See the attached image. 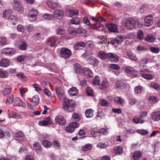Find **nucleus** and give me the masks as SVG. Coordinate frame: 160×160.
<instances>
[{
    "mask_svg": "<svg viewBox=\"0 0 160 160\" xmlns=\"http://www.w3.org/2000/svg\"><path fill=\"white\" fill-rule=\"evenodd\" d=\"M125 26L128 29L132 30L133 29L139 28L142 26V24L138 20L132 18L127 19L125 22Z\"/></svg>",
    "mask_w": 160,
    "mask_h": 160,
    "instance_id": "obj_1",
    "label": "nucleus"
},
{
    "mask_svg": "<svg viewBox=\"0 0 160 160\" xmlns=\"http://www.w3.org/2000/svg\"><path fill=\"white\" fill-rule=\"evenodd\" d=\"M75 107V103L67 98H65L63 101L62 108L63 110H67L69 112H72Z\"/></svg>",
    "mask_w": 160,
    "mask_h": 160,
    "instance_id": "obj_2",
    "label": "nucleus"
},
{
    "mask_svg": "<svg viewBox=\"0 0 160 160\" xmlns=\"http://www.w3.org/2000/svg\"><path fill=\"white\" fill-rule=\"evenodd\" d=\"M90 131L93 137H96L100 133L105 135H106L108 133L107 129L105 128H102L98 131L96 128H93L91 129Z\"/></svg>",
    "mask_w": 160,
    "mask_h": 160,
    "instance_id": "obj_3",
    "label": "nucleus"
},
{
    "mask_svg": "<svg viewBox=\"0 0 160 160\" xmlns=\"http://www.w3.org/2000/svg\"><path fill=\"white\" fill-rule=\"evenodd\" d=\"M60 54L62 57L65 58H68L71 56L72 52L69 49L63 48L61 50Z\"/></svg>",
    "mask_w": 160,
    "mask_h": 160,
    "instance_id": "obj_4",
    "label": "nucleus"
},
{
    "mask_svg": "<svg viewBox=\"0 0 160 160\" xmlns=\"http://www.w3.org/2000/svg\"><path fill=\"white\" fill-rule=\"evenodd\" d=\"M39 101V98L38 95L34 96L32 99L31 104H30L28 102H27V106L30 109L33 108V107L37 105Z\"/></svg>",
    "mask_w": 160,
    "mask_h": 160,
    "instance_id": "obj_5",
    "label": "nucleus"
},
{
    "mask_svg": "<svg viewBox=\"0 0 160 160\" xmlns=\"http://www.w3.org/2000/svg\"><path fill=\"white\" fill-rule=\"evenodd\" d=\"M106 26L108 31L112 32H118V28L117 25L112 23H108Z\"/></svg>",
    "mask_w": 160,
    "mask_h": 160,
    "instance_id": "obj_6",
    "label": "nucleus"
},
{
    "mask_svg": "<svg viewBox=\"0 0 160 160\" xmlns=\"http://www.w3.org/2000/svg\"><path fill=\"white\" fill-rule=\"evenodd\" d=\"M153 17L152 14L147 16L144 18L145 25L148 27L151 26L153 23Z\"/></svg>",
    "mask_w": 160,
    "mask_h": 160,
    "instance_id": "obj_7",
    "label": "nucleus"
},
{
    "mask_svg": "<svg viewBox=\"0 0 160 160\" xmlns=\"http://www.w3.org/2000/svg\"><path fill=\"white\" fill-rule=\"evenodd\" d=\"M124 71L127 73L131 75H136L137 73V70L131 67L125 66L123 68Z\"/></svg>",
    "mask_w": 160,
    "mask_h": 160,
    "instance_id": "obj_8",
    "label": "nucleus"
},
{
    "mask_svg": "<svg viewBox=\"0 0 160 160\" xmlns=\"http://www.w3.org/2000/svg\"><path fill=\"white\" fill-rule=\"evenodd\" d=\"M55 121L56 124L62 126L64 125L66 122L65 118L61 115H58L56 117Z\"/></svg>",
    "mask_w": 160,
    "mask_h": 160,
    "instance_id": "obj_9",
    "label": "nucleus"
},
{
    "mask_svg": "<svg viewBox=\"0 0 160 160\" xmlns=\"http://www.w3.org/2000/svg\"><path fill=\"white\" fill-rule=\"evenodd\" d=\"M38 11L35 9L32 8L30 10L28 16L31 20H34L36 19V16L38 15Z\"/></svg>",
    "mask_w": 160,
    "mask_h": 160,
    "instance_id": "obj_10",
    "label": "nucleus"
},
{
    "mask_svg": "<svg viewBox=\"0 0 160 160\" xmlns=\"http://www.w3.org/2000/svg\"><path fill=\"white\" fill-rule=\"evenodd\" d=\"M92 52L91 50L86 51L82 55V57L87 61L90 60L93 57Z\"/></svg>",
    "mask_w": 160,
    "mask_h": 160,
    "instance_id": "obj_11",
    "label": "nucleus"
},
{
    "mask_svg": "<svg viewBox=\"0 0 160 160\" xmlns=\"http://www.w3.org/2000/svg\"><path fill=\"white\" fill-rule=\"evenodd\" d=\"M82 72L84 76L88 78H92L93 76V73L88 68H83Z\"/></svg>",
    "mask_w": 160,
    "mask_h": 160,
    "instance_id": "obj_12",
    "label": "nucleus"
},
{
    "mask_svg": "<svg viewBox=\"0 0 160 160\" xmlns=\"http://www.w3.org/2000/svg\"><path fill=\"white\" fill-rule=\"evenodd\" d=\"M108 59L116 62H118L119 60L118 55L112 53H108Z\"/></svg>",
    "mask_w": 160,
    "mask_h": 160,
    "instance_id": "obj_13",
    "label": "nucleus"
},
{
    "mask_svg": "<svg viewBox=\"0 0 160 160\" xmlns=\"http://www.w3.org/2000/svg\"><path fill=\"white\" fill-rule=\"evenodd\" d=\"M13 105L15 106L19 107L22 106L23 107H24L26 106L25 103H23L21 99L18 97L14 99Z\"/></svg>",
    "mask_w": 160,
    "mask_h": 160,
    "instance_id": "obj_14",
    "label": "nucleus"
},
{
    "mask_svg": "<svg viewBox=\"0 0 160 160\" xmlns=\"http://www.w3.org/2000/svg\"><path fill=\"white\" fill-rule=\"evenodd\" d=\"M57 40V38L54 36L50 37L48 41V44L51 47H55L56 46V42Z\"/></svg>",
    "mask_w": 160,
    "mask_h": 160,
    "instance_id": "obj_15",
    "label": "nucleus"
},
{
    "mask_svg": "<svg viewBox=\"0 0 160 160\" xmlns=\"http://www.w3.org/2000/svg\"><path fill=\"white\" fill-rule=\"evenodd\" d=\"M151 119L154 121H157L160 120V111L155 112L152 113Z\"/></svg>",
    "mask_w": 160,
    "mask_h": 160,
    "instance_id": "obj_16",
    "label": "nucleus"
},
{
    "mask_svg": "<svg viewBox=\"0 0 160 160\" xmlns=\"http://www.w3.org/2000/svg\"><path fill=\"white\" fill-rule=\"evenodd\" d=\"M113 152L116 155H120L122 154L123 152L122 146L119 145L115 147L114 148Z\"/></svg>",
    "mask_w": 160,
    "mask_h": 160,
    "instance_id": "obj_17",
    "label": "nucleus"
},
{
    "mask_svg": "<svg viewBox=\"0 0 160 160\" xmlns=\"http://www.w3.org/2000/svg\"><path fill=\"white\" fill-rule=\"evenodd\" d=\"M2 52L6 55H11L15 53V51L13 49L9 48H6L2 50Z\"/></svg>",
    "mask_w": 160,
    "mask_h": 160,
    "instance_id": "obj_18",
    "label": "nucleus"
},
{
    "mask_svg": "<svg viewBox=\"0 0 160 160\" xmlns=\"http://www.w3.org/2000/svg\"><path fill=\"white\" fill-rule=\"evenodd\" d=\"M54 17H56L58 19L62 18L64 16V12L62 10H57L54 12Z\"/></svg>",
    "mask_w": 160,
    "mask_h": 160,
    "instance_id": "obj_19",
    "label": "nucleus"
},
{
    "mask_svg": "<svg viewBox=\"0 0 160 160\" xmlns=\"http://www.w3.org/2000/svg\"><path fill=\"white\" fill-rule=\"evenodd\" d=\"M108 81L104 79L102 82L101 83H99L98 88L101 89L105 90L108 87Z\"/></svg>",
    "mask_w": 160,
    "mask_h": 160,
    "instance_id": "obj_20",
    "label": "nucleus"
},
{
    "mask_svg": "<svg viewBox=\"0 0 160 160\" xmlns=\"http://www.w3.org/2000/svg\"><path fill=\"white\" fill-rule=\"evenodd\" d=\"M50 119L48 117L42 121H40L39 122L38 124L41 126H44L51 124L50 121Z\"/></svg>",
    "mask_w": 160,
    "mask_h": 160,
    "instance_id": "obj_21",
    "label": "nucleus"
},
{
    "mask_svg": "<svg viewBox=\"0 0 160 160\" xmlns=\"http://www.w3.org/2000/svg\"><path fill=\"white\" fill-rule=\"evenodd\" d=\"M10 64L9 61L6 59H3L0 60V66L2 67H7Z\"/></svg>",
    "mask_w": 160,
    "mask_h": 160,
    "instance_id": "obj_22",
    "label": "nucleus"
},
{
    "mask_svg": "<svg viewBox=\"0 0 160 160\" xmlns=\"http://www.w3.org/2000/svg\"><path fill=\"white\" fill-rule=\"evenodd\" d=\"M78 92V90L76 88L73 87L71 88L68 91L69 94L72 96H76Z\"/></svg>",
    "mask_w": 160,
    "mask_h": 160,
    "instance_id": "obj_23",
    "label": "nucleus"
},
{
    "mask_svg": "<svg viewBox=\"0 0 160 160\" xmlns=\"http://www.w3.org/2000/svg\"><path fill=\"white\" fill-rule=\"evenodd\" d=\"M12 88L9 86L7 87H4L2 90V92L3 95L6 96L10 93L11 91Z\"/></svg>",
    "mask_w": 160,
    "mask_h": 160,
    "instance_id": "obj_24",
    "label": "nucleus"
},
{
    "mask_svg": "<svg viewBox=\"0 0 160 160\" xmlns=\"http://www.w3.org/2000/svg\"><path fill=\"white\" fill-rule=\"evenodd\" d=\"M93 110L91 108L86 109L85 111V114L86 117L87 118H91L93 114Z\"/></svg>",
    "mask_w": 160,
    "mask_h": 160,
    "instance_id": "obj_25",
    "label": "nucleus"
},
{
    "mask_svg": "<svg viewBox=\"0 0 160 160\" xmlns=\"http://www.w3.org/2000/svg\"><path fill=\"white\" fill-rule=\"evenodd\" d=\"M142 155V154L141 152L136 151L133 153L132 158L134 160H138Z\"/></svg>",
    "mask_w": 160,
    "mask_h": 160,
    "instance_id": "obj_26",
    "label": "nucleus"
},
{
    "mask_svg": "<svg viewBox=\"0 0 160 160\" xmlns=\"http://www.w3.org/2000/svg\"><path fill=\"white\" fill-rule=\"evenodd\" d=\"M114 102L117 104L121 105L124 102V100L122 98L120 97H115L114 98Z\"/></svg>",
    "mask_w": 160,
    "mask_h": 160,
    "instance_id": "obj_27",
    "label": "nucleus"
},
{
    "mask_svg": "<svg viewBox=\"0 0 160 160\" xmlns=\"http://www.w3.org/2000/svg\"><path fill=\"white\" fill-rule=\"evenodd\" d=\"M16 137L18 138V140L22 141L24 138V135L23 133L21 131H19L16 133Z\"/></svg>",
    "mask_w": 160,
    "mask_h": 160,
    "instance_id": "obj_28",
    "label": "nucleus"
},
{
    "mask_svg": "<svg viewBox=\"0 0 160 160\" xmlns=\"http://www.w3.org/2000/svg\"><path fill=\"white\" fill-rule=\"evenodd\" d=\"M47 4L51 8L55 9L58 7V3L56 2H53L50 1H48L47 2Z\"/></svg>",
    "mask_w": 160,
    "mask_h": 160,
    "instance_id": "obj_29",
    "label": "nucleus"
},
{
    "mask_svg": "<svg viewBox=\"0 0 160 160\" xmlns=\"http://www.w3.org/2000/svg\"><path fill=\"white\" fill-rule=\"evenodd\" d=\"M8 115L10 118H13L17 119H19L21 117V115L14 112H10Z\"/></svg>",
    "mask_w": 160,
    "mask_h": 160,
    "instance_id": "obj_30",
    "label": "nucleus"
},
{
    "mask_svg": "<svg viewBox=\"0 0 160 160\" xmlns=\"http://www.w3.org/2000/svg\"><path fill=\"white\" fill-rule=\"evenodd\" d=\"M74 70L77 73H81L82 72L83 69L81 68V66L78 63H76L74 66Z\"/></svg>",
    "mask_w": 160,
    "mask_h": 160,
    "instance_id": "obj_31",
    "label": "nucleus"
},
{
    "mask_svg": "<svg viewBox=\"0 0 160 160\" xmlns=\"http://www.w3.org/2000/svg\"><path fill=\"white\" fill-rule=\"evenodd\" d=\"M133 121L136 124L139 123H143L144 122V121L143 119L138 116H135L133 118Z\"/></svg>",
    "mask_w": 160,
    "mask_h": 160,
    "instance_id": "obj_32",
    "label": "nucleus"
},
{
    "mask_svg": "<svg viewBox=\"0 0 160 160\" xmlns=\"http://www.w3.org/2000/svg\"><path fill=\"white\" fill-rule=\"evenodd\" d=\"M19 90L21 96L23 98L25 97V94L28 91V89L26 88L22 87L19 88Z\"/></svg>",
    "mask_w": 160,
    "mask_h": 160,
    "instance_id": "obj_33",
    "label": "nucleus"
},
{
    "mask_svg": "<svg viewBox=\"0 0 160 160\" xmlns=\"http://www.w3.org/2000/svg\"><path fill=\"white\" fill-rule=\"evenodd\" d=\"M145 40L149 42H154L155 40V38L151 35H148L145 38Z\"/></svg>",
    "mask_w": 160,
    "mask_h": 160,
    "instance_id": "obj_34",
    "label": "nucleus"
},
{
    "mask_svg": "<svg viewBox=\"0 0 160 160\" xmlns=\"http://www.w3.org/2000/svg\"><path fill=\"white\" fill-rule=\"evenodd\" d=\"M68 11L70 12L69 16L70 17L78 15L79 14V11L78 10L70 9Z\"/></svg>",
    "mask_w": 160,
    "mask_h": 160,
    "instance_id": "obj_35",
    "label": "nucleus"
},
{
    "mask_svg": "<svg viewBox=\"0 0 160 160\" xmlns=\"http://www.w3.org/2000/svg\"><path fill=\"white\" fill-rule=\"evenodd\" d=\"M99 57L102 60H105L108 58V53H105L102 51H99L98 52Z\"/></svg>",
    "mask_w": 160,
    "mask_h": 160,
    "instance_id": "obj_36",
    "label": "nucleus"
},
{
    "mask_svg": "<svg viewBox=\"0 0 160 160\" xmlns=\"http://www.w3.org/2000/svg\"><path fill=\"white\" fill-rule=\"evenodd\" d=\"M8 19L12 22V24H15L16 22L18 21V18L17 17L13 15H10L8 16Z\"/></svg>",
    "mask_w": 160,
    "mask_h": 160,
    "instance_id": "obj_37",
    "label": "nucleus"
},
{
    "mask_svg": "<svg viewBox=\"0 0 160 160\" xmlns=\"http://www.w3.org/2000/svg\"><path fill=\"white\" fill-rule=\"evenodd\" d=\"M14 7L16 10L19 12L20 13L22 14L23 12V8L21 5L19 4L18 5L14 6Z\"/></svg>",
    "mask_w": 160,
    "mask_h": 160,
    "instance_id": "obj_38",
    "label": "nucleus"
},
{
    "mask_svg": "<svg viewBox=\"0 0 160 160\" xmlns=\"http://www.w3.org/2000/svg\"><path fill=\"white\" fill-rule=\"evenodd\" d=\"M43 146L46 148H49L51 145L52 143L49 141L46 140H44L42 142Z\"/></svg>",
    "mask_w": 160,
    "mask_h": 160,
    "instance_id": "obj_39",
    "label": "nucleus"
},
{
    "mask_svg": "<svg viewBox=\"0 0 160 160\" xmlns=\"http://www.w3.org/2000/svg\"><path fill=\"white\" fill-rule=\"evenodd\" d=\"M85 46V43L82 42H77L75 44V47L77 49H80L81 48H83Z\"/></svg>",
    "mask_w": 160,
    "mask_h": 160,
    "instance_id": "obj_40",
    "label": "nucleus"
},
{
    "mask_svg": "<svg viewBox=\"0 0 160 160\" xmlns=\"http://www.w3.org/2000/svg\"><path fill=\"white\" fill-rule=\"evenodd\" d=\"M86 93L88 96H93L94 94L93 90L90 87H88L86 89Z\"/></svg>",
    "mask_w": 160,
    "mask_h": 160,
    "instance_id": "obj_41",
    "label": "nucleus"
},
{
    "mask_svg": "<svg viewBox=\"0 0 160 160\" xmlns=\"http://www.w3.org/2000/svg\"><path fill=\"white\" fill-rule=\"evenodd\" d=\"M92 146V144H87L82 147V149L83 151H86L91 149Z\"/></svg>",
    "mask_w": 160,
    "mask_h": 160,
    "instance_id": "obj_42",
    "label": "nucleus"
},
{
    "mask_svg": "<svg viewBox=\"0 0 160 160\" xmlns=\"http://www.w3.org/2000/svg\"><path fill=\"white\" fill-rule=\"evenodd\" d=\"M99 102L100 105L102 106L106 107L109 105L108 101L103 99L100 100Z\"/></svg>",
    "mask_w": 160,
    "mask_h": 160,
    "instance_id": "obj_43",
    "label": "nucleus"
},
{
    "mask_svg": "<svg viewBox=\"0 0 160 160\" xmlns=\"http://www.w3.org/2000/svg\"><path fill=\"white\" fill-rule=\"evenodd\" d=\"M8 73L5 70L3 71L0 69V77L2 78H6L8 77Z\"/></svg>",
    "mask_w": 160,
    "mask_h": 160,
    "instance_id": "obj_44",
    "label": "nucleus"
},
{
    "mask_svg": "<svg viewBox=\"0 0 160 160\" xmlns=\"http://www.w3.org/2000/svg\"><path fill=\"white\" fill-rule=\"evenodd\" d=\"M56 92L59 98H62L64 93V92L62 90L59 88H57L56 89Z\"/></svg>",
    "mask_w": 160,
    "mask_h": 160,
    "instance_id": "obj_45",
    "label": "nucleus"
},
{
    "mask_svg": "<svg viewBox=\"0 0 160 160\" xmlns=\"http://www.w3.org/2000/svg\"><path fill=\"white\" fill-rule=\"evenodd\" d=\"M127 55L129 58L131 60L135 62H136L138 60L136 56L133 54L131 53L128 52Z\"/></svg>",
    "mask_w": 160,
    "mask_h": 160,
    "instance_id": "obj_46",
    "label": "nucleus"
},
{
    "mask_svg": "<svg viewBox=\"0 0 160 160\" xmlns=\"http://www.w3.org/2000/svg\"><path fill=\"white\" fill-rule=\"evenodd\" d=\"M14 97L13 95H11L7 97L6 103L7 104H9L12 103L14 101Z\"/></svg>",
    "mask_w": 160,
    "mask_h": 160,
    "instance_id": "obj_47",
    "label": "nucleus"
},
{
    "mask_svg": "<svg viewBox=\"0 0 160 160\" xmlns=\"http://www.w3.org/2000/svg\"><path fill=\"white\" fill-rule=\"evenodd\" d=\"M100 78L99 76H96L93 81V84L94 85H98L100 83Z\"/></svg>",
    "mask_w": 160,
    "mask_h": 160,
    "instance_id": "obj_48",
    "label": "nucleus"
},
{
    "mask_svg": "<svg viewBox=\"0 0 160 160\" xmlns=\"http://www.w3.org/2000/svg\"><path fill=\"white\" fill-rule=\"evenodd\" d=\"M27 44L26 42L23 41L21 42V44L19 46V49L22 50H26L27 49Z\"/></svg>",
    "mask_w": 160,
    "mask_h": 160,
    "instance_id": "obj_49",
    "label": "nucleus"
},
{
    "mask_svg": "<svg viewBox=\"0 0 160 160\" xmlns=\"http://www.w3.org/2000/svg\"><path fill=\"white\" fill-rule=\"evenodd\" d=\"M140 72L142 77L149 72V70L146 68H141Z\"/></svg>",
    "mask_w": 160,
    "mask_h": 160,
    "instance_id": "obj_50",
    "label": "nucleus"
},
{
    "mask_svg": "<svg viewBox=\"0 0 160 160\" xmlns=\"http://www.w3.org/2000/svg\"><path fill=\"white\" fill-rule=\"evenodd\" d=\"M90 60L91 62V63L94 67H96L98 65V61L94 58L93 57Z\"/></svg>",
    "mask_w": 160,
    "mask_h": 160,
    "instance_id": "obj_51",
    "label": "nucleus"
},
{
    "mask_svg": "<svg viewBox=\"0 0 160 160\" xmlns=\"http://www.w3.org/2000/svg\"><path fill=\"white\" fill-rule=\"evenodd\" d=\"M144 36V33L142 30H139L137 33V38L140 40H141Z\"/></svg>",
    "mask_w": 160,
    "mask_h": 160,
    "instance_id": "obj_52",
    "label": "nucleus"
},
{
    "mask_svg": "<svg viewBox=\"0 0 160 160\" xmlns=\"http://www.w3.org/2000/svg\"><path fill=\"white\" fill-rule=\"evenodd\" d=\"M42 17L45 19L48 20L52 19L54 17V15L48 13L45 14L42 16Z\"/></svg>",
    "mask_w": 160,
    "mask_h": 160,
    "instance_id": "obj_53",
    "label": "nucleus"
},
{
    "mask_svg": "<svg viewBox=\"0 0 160 160\" xmlns=\"http://www.w3.org/2000/svg\"><path fill=\"white\" fill-rule=\"evenodd\" d=\"M143 88L140 86L136 87L134 88V91L136 94H139L141 92Z\"/></svg>",
    "mask_w": 160,
    "mask_h": 160,
    "instance_id": "obj_54",
    "label": "nucleus"
},
{
    "mask_svg": "<svg viewBox=\"0 0 160 160\" xmlns=\"http://www.w3.org/2000/svg\"><path fill=\"white\" fill-rule=\"evenodd\" d=\"M70 22L73 24H79L80 23V20L78 18H74L71 20Z\"/></svg>",
    "mask_w": 160,
    "mask_h": 160,
    "instance_id": "obj_55",
    "label": "nucleus"
},
{
    "mask_svg": "<svg viewBox=\"0 0 160 160\" xmlns=\"http://www.w3.org/2000/svg\"><path fill=\"white\" fill-rule=\"evenodd\" d=\"M94 28L97 31H102L103 29V27L102 24L98 23L95 25Z\"/></svg>",
    "mask_w": 160,
    "mask_h": 160,
    "instance_id": "obj_56",
    "label": "nucleus"
},
{
    "mask_svg": "<svg viewBox=\"0 0 160 160\" xmlns=\"http://www.w3.org/2000/svg\"><path fill=\"white\" fill-rule=\"evenodd\" d=\"M149 49L152 53H158L160 51L159 49L158 48L151 47H149Z\"/></svg>",
    "mask_w": 160,
    "mask_h": 160,
    "instance_id": "obj_57",
    "label": "nucleus"
},
{
    "mask_svg": "<svg viewBox=\"0 0 160 160\" xmlns=\"http://www.w3.org/2000/svg\"><path fill=\"white\" fill-rule=\"evenodd\" d=\"M157 98L154 96L150 97L148 99V102L152 104H154L157 100Z\"/></svg>",
    "mask_w": 160,
    "mask_h": 160,
    "instance_id": "obj_58",
    "label": "nucleus"
},
{
    "mask_svg": "<svg viewBox=\"0 0 160 160\" xmlns=\"http://www.w3.org/2000/svg\"><path fill=\"white\" fill-rule=\"evenodd\" d=\"M148 59L145 58L142 60L140 62V64L142 67H144L147 64V61Z\"/></svg>",
    "mask_w": 160,
    "mask_h": 160,
    "instance_id": "obj_59",
    "label": "nucleus"
},
{
    "mask_svg": "<svg viewBox=\"0 0 160 160\" xmlns=\"http://www.w3.org/2000/svg\"><path fill=\"white\" fill-rule=\"evenodd\" d=\"M151 86L152 88L158 91L160 90V86L157 83L152 82L151 83Z\"/></svg>",
    "mask_w": 160,
    "mask_h": 160,
    "instance_id": "obj_60",
    "label": "nucleus"
},
{
    "mask_svg": "<svg viewBox=\"0 0 160 160\" xmlns=\"http://www.w3.org/2000/svg\"><path fill=\"white\" fill-rule=\"evenodd\" d=\"M109 67L112 69L116 70H119L120 69V67L117 64H111L109 65Z\"/></svg>",
    "mask_w": 160,
    "mask_h": 160,
    "instance_id": "obj_61",
    "label": "nucleus"
},
{
    "mask_svg": "<svg viewBox=\"0 0 160 160\" xmlns=\"http://www.w3.org/2000/svg\"><path fill=\"white\" fill-rule=\"evenodd\" d=\"M17 76L20 78H22L24 81L27 80V78L25 75L22 73L20 72L17 74Z\"/></svg>",
    "mask_w": 160,
    "mask_h": 160,
    "instance_id": "obj_62",
    "label": "nucleus"
},
{
    "mask_svg": "<svg viewBox=\"0 0 160 160\" xmlns=\"http://www.w3.org/2000/svg\"><path fill=\"white\" fill-rule=\"evenodd\" d=\"M143 78L148 80H152L153 78V75L151 74H150L148 73L146 74H145L142 77Z\"/></svg>",
    "mask_w": 160,
    "mask_h": 160,
    "instance_id": "obj_63",
    "label": "nucleus"
},
{
    "mask_svg": "<svg viewBox=\"0 0 160 160\" xmlns=\"http://www.w3.org/2000/svg\"><path fill=\"white\" fill-rule=\"evenodd\" d=\"M124 85L123 82L122 80H118L117 81L116 83V86L117 88L122 87Z\"/></svg>",
    "mask_w": 160,
    "mask_h": 160,
    "instance_id": "obj_64",
    "label": "nucleus"
}]
</instances>
